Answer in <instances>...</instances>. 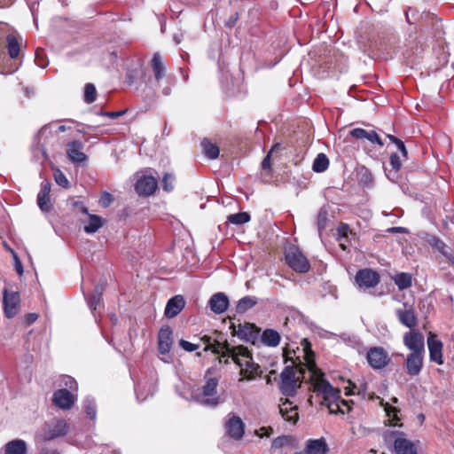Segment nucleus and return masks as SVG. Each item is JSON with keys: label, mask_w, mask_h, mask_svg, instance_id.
Wrapping results in <instances>:
<instances>
[{"label": "nucleus", "mask_w": 454, "mask_h": 454, "mask_svg": "<svg viewBox=\"0 0 454 454\" xmlns=\"http://www.w3.org/2000/svg\"><path fill=\"white\" fill-rule=\"evenodd\" d=\"M423 359L424 353H410L403 363L406 373L411 377L419 375L423 367Z\"/></svg>", "instance_id": "14"}, {"label": "nucleus", "mask_w": 454, "mask_h": 454, "mask_svg": "<svg viewBox=\"0 0 454 454\" xmlns=\"http://www.w3.org/2000/svg\"><path fill=\"white\" fill-rule=\"evenodd\" d=\"M442 342L437 338V335L430 333L427 336V348L429 350V358L437 364H442Z\"/></svg>", "instance_id": "15"}, {"label": "nucleus", "mask_w": 454, "mask_h": 454, "mask_svg": "<svg viewBox=\"0 0 454 454\" xmlns=\"http://www.w3.org/2000/svg\"><path fill=\"white\" fill-rule=\"evenodd\" d=\"M158 187L157 180L151 176H141L136 183V191L140 196L153 194Z\"/></svg>", "instance_id": "18"}, {"label": "nucleus", "mask_w": 454, "mask_h": 454, "mask_svg": "<svg viewBox=\"0 0 454 454\" xmlns=\"http://www.w3.org/2000/svg\"><path fill=\"white\" fill-rule=\"evenodd\" d=\"M175 176L172 174L166 173L161 180L162 188L165 192H171L174 189Z\"/></svg>", "instance_id": "51"}, {"label": "nucleus", "mask_w": 454, "mask_h": 454, "mask_svg": "<svg viewBox=\"0 0 454 454\" xmlns=\"http://www.w3.org/2000/svg\"><path fill=\"white\" fill-rule=\"evenodd\" d=\"M280 390L286 396H294L296 393V382H281Z\"/></svg>", "instance_id": "49"}, {"label": "nucleus", "mask_w": 454, "mask_h": 454, "mask_svg": "<svg viewBox=\"0 0 454 454\" xmlns=\"http://www.w3.org/2000/svg\"><path fill=\"white\" fill-rule=\"evenodd\" d=\"M27 444L22 439H14L4 445V454H27Z\"/></svg>", "instance_id": "29"}, {"label": "nucleus", "mask_w": 454, "mask_h": 454, "mask_svg": "<svg viewBox=\"0 0 454 454\" xmlns=\"http://www.w3.org/2000/svg\"><path fill=\"white\" fill-rule=\"evenodd\" d=\"M201 146L203 148L205 155L208 159L215 160L218 158L220 150L216 145L212 144L208 139L205 138L201 142Z\"/></svg>", "instance_id": "37"}, {"label": "nucleus", "mask_w": 454, "mask_h": 454, "mask_svg": "<svg viewBox=\"0 0 454 454\" xmlns=\"http://www.w3.org/2000/svg\"><path fill=\"white\" fill-rule=\"evenodd\" d=\"M114 201V197L111 193L104 192L99 198V204L103 207H108Z\"/></svg>", "instance_id": "58"}, {"label": "nucleus", "mask_w": 454, "mask_h": 454, "mask_svg": "<svg viewBox=\"0 0 454 454\" xmlns=\"http://www.w3.org/2000/svg\"><path fill=\"white\" fill-rule=\"evenodd\" d=\"M96 87L92 83H87L84 87V101L88 104H91L96 100Z\"/></svg>", "instance_id": "46"}, {"label": "nucleus", "mask_w": 454, "mask_h": 454, "mask_svg": "<svg viewBox=\"0 0 454 454\" xmlns=\"http://www.w3.org/2000/svg\"><path fill=\"white\" fill-rule=\"evenodd\" d=\"M83 145L80 141H72L67 144V153L73 162L82 163L87 160L86 154L82 152Z\"/></svg>", "instance_id": "21"}, {"label": "nucleus", "mask_w": 454, "mask_h": 454, "mask_svg": "<svg viewBox=\"0 0 454 454\" xmlns=\"http://www.w3.org/2000/svg\"><path fill=\"white\" fill-rule=\"evenodd\" d=\"M225 429L231 438L240 440L245 434V424L239 417L230 413L225 422Z\"/></svg>", "instance_id": "11"}, {"label": "nucleus", "mask_w": 454, "mask_h": 454, "mask_svg": "<svg viewBox=\"0 0 454 454\" xmlns=\"http://www.w3.org/2000/svg\"><path fill=\"white\" fill-rule=\"evenodd\" d=\"M279 412L283 419L288 422L295 423L298 419L297 406H294L293 403L286 399L282 403L279 404Z\"/></svg>", "instance_id": "24"}, {"label": "nucleus", "mask_w": 454, "mask_h": 454, "mask_svg": "<svg viewBox=\"0 0 454 454\" xmlns=\"http://www.w3.org/2000/svg\"><path fill=\"white\" fill-rule=\"evenodd\" d=\"M176 392L187 401L196 402V397H198V389L191 385L183 384L181 388L176 387Z\"/></svg>", "instance_id": "35"}, {"label": "nucleus", "mask_w": 454, "mask_h": 454, "mask_svg": "<svg viewBox=\"0 0 454 454\" xmlns=\"http://www.w3.org/2000/svg\"><path fill=\"white\" fill-rule=\"evenodd\" d=\"M355 281L359 288H371L379 284L380 275L372 269H363L356 272Z\"/></svg>", "instance_id": "9"}, {"label": "nucleus", "mask_w": 454, "mask_h": 454, "mask_svg": "<svg viewBox=\"0 0 454 454\" xmlns=\"http://www.w3.org/2000/svg\"><path fill=\"white\" fill-rule=\"evenodd\" d=\"M227 221L231 223L240 225L250 221V215L247 212H240L230 215Z\"/></svg>", "instance_id": "43"}, {"label": "nucleus", "mask_w": 454, "mask_h": 454, "mask_svg": "<svg viewBox=\"0 0 454 454\" xmlns=\"http://www.w3.org/2000/svg\"><path fill=\"white\" fill-rule=\"evenodd\" d=\"M387 137L389 139V141L393 144L395 145V146L397 147V149L400 151L403 158H404L405 160L408 159V152L406 150V147H405V145L404 143L399 139L398 137H395L394 135H390L388 134L387 136Z\"/></svg>", "instance_id": "48"}, {"label": "nucleus", "mask_w": 454, "mask_h": 454, "mask_svg": "<svg viewBox=\"0 0 454 454\" xmlns=\"http://www.w3.org/2000/svg\"><path fill=\"white\" fill-rule=\"evenodd\" d=\"M314 390L317 395H322V404H325L331 413L338 411L344 413L340 408L339 400L340 398V391L333 387L326 380H320L314 385Z\"/></svg>", "instance_id": "1"}, {"label": "nucleus", "mask_w": 454, "mask_h": 454, "mask_svg": "<svg viewBox=\"0 0 454 454\" xmlns=\"http://www.w3.org/2000/svg\"><path fill=\"white\" fill-rule=\"evenodd\" d=\"M281 382H294L295 381V373L292 367L286 366L280 373Z\"/></svg>", "instance_id": "50"}, {"label": "nucleus", "mask_w": 454, "mask_h": 454, "mask_svg": "<svg viewBox=\"0 0 454 454\" xmlns=\"http://www.w3.org/2000/svg\"><path fill=\"white\" fill-rule=\"evenodd\" d=\"M289 442V437L286 435L275 438L271 442V449L277 450L284 447Z\"/></svg>", "instance_id": "57"}, {"label": "nucleus", "mask_w": 454, "mask_h": 454, "mask_svg": "<svg viewBox=\"0 0 454 454\" xmlns=\"http://www.w3.org/2000/svg\"><path fill=\"white\" fill-rule=\"evenodd\" d=\"M391 435L394 440V450L395 454H417V448L414 443L404 437L403 433L393 431Z\"/></svg>", "instance_id": "10"}, {"label": "nucleus", "mask_w": 454, "mask_h": 454, "mask_svg": "<svg viewBox=\"0 0 454 454\" xmlns=\"http://www.w3.org/2000/svg\"><path fill=\"white\" fill-rule=\"evenodd\" d=\"M101 297L98 294H92L89 299H87V303L89 308L90 309L93 315H95V311L98 306L100 304ZM96 317V316H94Z\"/></svg>", "instance_id": "56"}, {"label": "nucleus", "mask_w": 454, "mask_h": 454, "mask_svg": "<svg viewBox=\"0 0 454 454\" xmlns=\"http://www.w3.org/2000/svg\"><path fill=\"white\" fill-rule=\"evenodd\" d=\"M390 165L392 167V170L387 176L390 180H394L397 177V172L402 168V160L396 153H391Z\"/></svg>", "instance_id": "40"}, {"label": "nucleus", "mask_w": 454, "mask_h": 454, "mask_svg": "<svg viewBox=\"0 0 454 454\" xmlns=\"http://www.w3.org/2000/svg\"><path fill=\"white\" fill-rule=\"evenodd\" d=\"M89 219L84 223V231L88 234L97 232L103 225V220L100 216L96 215H88Z\"/></svg>", "instance_id": "32"}, {"label": "nucleus", "mask_w": 454, "mask_h": 454, "mask_svg": "<svg viewBox=\"0 0 454 454\" xmlns=\"http://www.w3.org/2000/svg\"><path fill=\"white\" fill-rule=\"evenodd\" d=\"M53 138L54 135L49 125L43 126L39 130L38 134L35 137V141L32 145L34 157L37 160H41L42 162H43L49 160L46 146L50 143V140Z\"/></svg>", "instance_id": "3"}, {"label": "nucleus", "mask_w": 454, "mask_h": 454, "mask_svg": "<svg viewBox=\"0 0 454 454\" xmlns=\"http://www.w3.org/2000/svg\"><path fill=\"white\" fill-rule=\"evenodd\" d=\"M210 309L215 314H223L229 307V298L223 293L213 294L209 300Z\"/></svg>", "instance_id": "20"}, {"label": "nucleus", "mask_w": 454, "mask_h": 454, "mask_svg": "<svg viewBox=\"0 0 454 454\" xmlns=\"http://www.w3.org/2000/svg\"><path fill=\"white\" fill-rule=\"evenodd\" d=\"M69 430V425L65 419H58L54 423L47 426L43 434L44 441H51L61 436H65Z\"/></svg>", "instance_id": "13"}, {"label": "nucleus", "mask_w": 454, "mask_h": 454, "mask_svg": "<svg viewBox=\"0 0 454 454\" xmlns=\"http://www.w3.org/2000/svg\"><path fill=\"white\" fill-rule=\"evenodd\" d=\"M52 403L60 410L69 411L77 401V394L66 388H59L52 395Z\"/></svg>", "instance_id": "6"}, {"label": "nucleus", "mask_w": 454, "mask_h": 454, "mask_svg": "<svg viewBox=\"0 0 454 454\" xmlns=\"http://www.w3.org/2000/svg\"><path fill=\"white\" fill-rule=\"evenodd\" d=\"M329 167V160L325 153H318L314 160L312 169L316 173L325 172Z\"/></svg>", "instance_id": "38"}, {"label": "nucleus", "mask_w": 454, "mask_h": 454, "mask_svg": "<svg viewBox=\"0 0 454 454\" xmlns=\"http://www.w3.org/2000/svg\"><path fill=\"white\" fill-rule=\"evenodd\" d=\"M380 406L383 407V409H384L387 416L389 418V419H391V420L398 419L397 413L399 411L397 408L392 406L389 403L385 402L383 399H380Z\"/></svg>", "instance_id": "45"}, {"label": "nucleus", "mask_w": 454, "mask_h": 454, "mask_svg": "<svg viewBox=\"0 0 454 454\" xmlns=\"http://www.w3.org/2000/svg\"><path fill=\"white\" fill-rule=\"evenodd\" d=\"M301 344H302L303 350H304V353H305V358H306V361H307L308 369L311 372L316 374L317 369L316 363L313 360L314 353H313V351L311 349L310 343L306 339H304L302 340Z\"/></svg>", "instance_id": "36"}, {"label": "nucleus", "mask_w": 454, "mask_h": 454, "mask_svg": "<svg viewBox=\"0 0 454 454\" xmlns=\"http://www.w3.org/2000/svg\"><path fill=\"white\" fill-rule=\"evenodd\" d=\"M173 344V332L169 326H163L158 333V350L161 355L169 353Z\"/></svg>", "instance_id": "17"}, {"label": "nucleus", "mask_w": 454, "mask_h": 454, "mask_svg": "<svg viewBox=\"0 0 454 454\" xmlns=\"http://www.w3.org/2000/svg\"><path fill=\"white\" fill-rule=\"evenodd\" d=\"M365 392V386L363 387H357L355 384H352V388L346 387V395H354L357 393L358 395H364Z\"/></svg>", "instance_id": "61"}, {"label": "nucleus", "mask_w": 454, "mask_h": 454, "mask_svg": "<svg viewBox=\"0 0 454 454\" xmlns=\"http://www.w3.org/2000/svg\"><path fill=\"white\" fill-rule=\"evenodd\" d=\"M239 373L243 376L240 380H254L261 376L260 365L252 359L249 363L243 364V368H240Z\"/></svg>", "instance_id": "27"}, {"label": "nucleus", "mask_w": 454, "mask_h": 454, "mask_svg": "<svg viewBox=\"0 0 454 454\" xmlns=\"http://www.w3.org/2000/svg\"><path fill=\"white\" fill-rule=\"evenodd\" d=\"M51 192V184L46 182L43 183L41 190L37 194V205L42 211H49L51 207L49 205Z\"/></svg>", "instance_id": "28"}, {"label": "nucleus", "mask_w": 454, "mask_h": 454, "mask_svg": "<svg viewBox=\"0 0 454 454\" xmlns=\"http://www.w3.org/2000/svg\"><path fill=\"white\" fill-rule=\"evenodd\" d=\"M327 445L324 439L309 440L306 445V454H325Z\"/></svg>", "instance_id": "31"}, {"label": "nucleus", "mask_w": 454, "mask_h": 454, "mask_svg": "<svg viewBox=\"0 0 454 454\" xmlns=\"http://www.w3.org/2000/svg\"><path fill=\"white\" fill-rule=\"evenodd\" d=\"M83 408L85 410L87 416L90 419L94 420L97 417V406L94 398L87 396L83 400Z\"/></svg>", "instance_id": "42"}, {"label": "nucleus", "mask_w": 454, "mask_h": 454, "mask_svg": "<svg viewBox=\"0 0 454 454\" xmlns=\"http://www.w3.org/2000/svg\"><path fill=\"white\" fill-rule=\"evenodd\" d=\"M349 134L351 137H353L356 139H360V140L366 139V140L370 141L371 143L378 144L380 146L384 145L383 141L379 137L377 132L374 130L367 131L366 129H362V128H356V129H351L349 131Z\"/></svg>", "instance_id": "22"}, {"label": "nucleus", "mask_w": 454, "mask_h": 454, "mask_svg": "<svg viewBox=\"0 0 454 454\" xmlns=\"http://www.w3.org/2000/svg\"><path fill=\"white\" fill-rule=\"evenodd\" d=\"M42 54H43V50L37 49L35 51V61H36V64L41 68H44L47 66L48 62L44 60V59L42 56Z\"/></svg>", "instance_id": "63"}, {"label": "nucleus", "mask_w": 454, "mask_h": 454, "mask_svg": "<svg viewBox=\"0 0 454 454\" xmlns=\"http://www.w3.org/2000/svg\"><path fill=\"white\" fill-rule=\"evenodd\" d=\"M7 35H10V34H8L7 25L0 22V46L4 43Z\"/></svg>", "instance_id": "64"}, {"label": "nucleus", "mask_w": 454, "mask_h": 454, "mask_svg": "<svg viewBox=\"0 0 454 454\" xmlns=\"http://www.w3.org/2000/svg\"><path fill=\"white\" fill-rule=\"evenodd\" d=\"M257 304V298L251 295H247L242 297L237 306H236V312L238 314H244L248 309H252Z\"/></svg>", "instance_id": "33"}, {"label": "nucleus", "mask_w": 454, "mask_h": 454, "mask_svg": "<svg viewBox=\"0 0 454 454\" xmlns=\"http://www.w3.org/2000/svg\"><path fill=\"white\" fill-rule=\"evenodd\" d=\"M239 373L243 376L240 380H254L261 376L260 365L252 359L249 363L243 364V368H240Z\"/></svg>", "instance_id": "26"}, {"label": "nucleus", "mask_w": 454, "mask_h": 454, "mask_svg": "<svg viewBox=\"0 0 454 454\" xmlns=\"http://www.w3.org/2000/svg\"><path fill=\"white\" fill-rule=\"evenodd\" d=\"M151 67L156 82H160L165 75L166 67L160 53L156 52L151 60Z\"/></svg>", "instance_id": "30"}, {"label": "nucleus", "mask_w": 454, "mask_h": 454, "mask_svg": "<svg viewBox=\"0 0 454 454\" xmlns=\"http://www.w3.org/2000/svg\"><path fill=\"white\" fill-rule=\"evenodd\" d=\"M135 392L137 399L139 402L145 401L149 396H153L155 392V385L153 382L149 384L139 380L135 383Z\"/></svg>", "instance_id": "25"}, {"label": "nucleus", "mask_w": 454, "mask_h": 454, "mask_svg": "<svg viewBox=\"0 0 454 454\" xmlns=\"http://www.w3.org/2000/svg\"><path fill=\"white\" fill-rule=\"evenodd\" d=\"M185 301L182 295H175L170 298L165 307L164 315L168 318L176 317L184 308Z\"/></svg>", "instance_id": "19"}, {"label": "nucleus", "mask_w": 454, "mask_h": 454, "mask_svg": "<svg viewBox=\"0 0 454 454\" xmlns=\"http://www.w3.org/2000/svg\"><path fill=\"white\" fill-rule=\"evenodd\" d=\"M403 344L411 353H425L424 335L418 331H410L403 334Z\"/></svg>", "instance_id": "8"}, {"label": "nucleus", "mask_w": 454, "mask_h": 454, "mask_svg": "<svg viewBox=\"0 0 454 454\" xmlns=\"http://www.w3.org/2000/svg\"><path fill=\"white\" fill-rule=\"evenodd\" d=\"M393 279L399 290L407 289L411 286V275L409 273H398Z\"/></svg>", "instance_id": "39"}, {"label": "nucleus", "mask_w": 454, "mask_h": 454, "mask_svg": "<svg viewBox=\"0 0 454 454\" xmlns=\"http://www.w3.org/2000/svg\"><path fill=\"white\" fill-rule=\"evenodd\" d=\"M205 380V383L201 387V392L197 388L198 397H196V403L207 407H216L221 402L220 396L217 395L219 380L215 377H207V374H206Z\"/></svg>", "instance_id": "2"}, {"label": "nucleus", "mask_w": 454, "mask_h": 454, "mask_svg": "<svg viewBox=\"0 0 454 454\" xmlns=\"http://www.w3.org/2000/svg\"><path fill=\"white\" fill-rule=\"evenodd\" d=\"M360 183L364 186H369L372 183V176L371 172L366 168H362L360 172Z\"/></svg>", "instance_id": "52"}, {"label": "nucleus", "mask_w": 454, "mask_h": 454, "mask_svg": "<svg viewBox=\"0 0 454 454\" xmlns=\"http://www.w3.org/2000/svg\"><path fill=\"white\" fill-rule=\"evenodd\" d=\"M262 341L266 346L277 347L280 342V335L273 329H266L262 334Z\"/></svg>", "instance_id": "34"}, {"label": "nucleus", "mask_w": 454, "mask_h": 454, "mask_svg": "<svg viewBox=\"0 0 454 454\" xmlns=\"http://www.w3.org/2000/svg\"><path fill=\"white\" fill-rule=\"evenodd\" d=\"M367 361L375 370L385 368L390 362L387 352L381 347H373L367 351Z\"/></svg>", "instance_id": "7"}, {"label": "nucleus", "mask_w": 454, "mask_h": 454, "mask_svg": "<svg viewBox=\"0 0 454 454\" xmlns=\"http://www.w3.org/2000/svg\"><path fill=\"white\" fill-rule=\"evenodd\" d=\"M337 231H338V239L339 240H341L342 239H348V235H353L355 236L356 234L353 233L348 225L347 223H341L338 229H337Z\"/></svg>", "instance_id": "55"}, {"label": "nucleus", "mask_w": 454, "mask_h": 454, "mask_svg": "<svg viewBox=\"0 0 454 454\" xmlns=\"http://www.w3.org/2000/svg\"><path fill=\"white\" fill-rule=\"evenodd\" d=\"M5 41L7 42L8 52L10 57L12 59L17 58L20 53V45L18 43L17 39L12 35H7Z\"/></svg>", "instance_id": "44"}, {"label": "nucleus", "mask_w": 454, "mask_h": 454, "mask_svg": "<svg viewBox=\"0 0 454 454\" xmlns=\"http://www.w3.org/2000/svg\"><path fill=\"white\" fill-rule=\"evenodd\" d=\"M59 387H61V388H66L68 391H71V393L74 394H77L78 391V384L76 380L68 375L61 376L59 380Z\"/></svg>", "instance_id": "41"}, {"label": "nucleus", "mask_w": 454, "mask_h": 454, "mask_svg": "<svg viewBox=\"0 0 454 454\" xmlns=\"http://www.w3.org/2000/svg\"><path fill=\"white\" fill-rule=\"evenodd\" d=\"M282 149L281 147V145L277 143L275 145H273L270 150V152L268 153V154L265 156V158L262 160V168L263 169H267V168H270V155L273 152L277 151V150H280Z\"/></svg>", "instance_id": "54"}, {"label": "nucleus", "mask_w": 454, "mask_h": 454, "mask_svg": "<svg viewBox=\"0 0 454 454\" xmlns=\"http://www.w3.org/2000/svg\"><path fill=\"white\" fill-rule=\"evenodd\" d=\"M73 210L76 213H82L84 215H89L88 208L84 206L83 202L80 200H75L72 203Z\"/></svg>", "instance_id": "60"}, {"label": "nucleus", "mask_w": 454, "mask_h": 454, "mask_svg": "<svg viewBox=\"0 0 454 454\" xmlns=\"http://www.w3.org/2000/svg\"><path fill=\"white\" fill-rule=\"evenodd\" d=\"M180 347H182L185 351L192 352L199 348V346L196 344H193L190 341L181 340H180Z\"/></svg>", "instance_id": "62"}, {"label": "nucleus", "mask_w": 454, "mask_h": 454, "mask_svg": "<svg viewBox=\"0 0 454 454\" xmlns=\"http://www.w3.org/2000/svg\"><path fill=\"white\" fill-rule=\"evenodd\" d=\"M201 340L207 344L204 350L205 351L211 350L213 353H214V349H215V348L222 349V347H227V345H228L227 343L223 344L218 340H214V342H212V338L207 335L203 336L201 338Z\"/></svg>", "instance_id": "47"}, {"label": "nucleus", "mask_w": 454, "mask_h": 454, "mask_svg": "<svg viewBox=\"0 0 454 454\" xmlns=\"http://www.w3.org/2000/svg\"><path fill=\"white\" fill-rule=\"evenodd\" d=\"M395 316L401 325L410 329L414 328L418 324V318L415 310L411 305L403 304V308L395 309Z\"/></svg>", "instance_id": "12"}, {"label": "nucleus", "mask_w": 454, "mask_h": 454, "mask_svg": "<svg viewBox=\"0 0 454 454\" xmlns=\"http://www.w3.org/2000/svg\"><path fill=\"white\" fill-rule=\"evenodd\" d=\"M53 175H54V179H55L56 183L59 186H62L64 188L68 187L69 182H68L66 175L60 169H56L54 171Z\"/></svg>", "instance_id": "53"}, {"label": "nucleus", "mask_w": 454, "mask_h": 454, "mask_svg": "<svg viewBox=\"0 0 454 454\" xmlns=\"http://www.w3.org/2000/svg\"><path fill=\"white\" fill-rule=\"evenodd\" d=\"M214 354L219 355L222 358H231L232 361L239 367L243 368V364L249 363L253 357L247 348L239 347H222V349L215 348Z\"/></svg>", "instance_id": "4"}, {"label": "nucleus", "mask_w": 454, "mask_h": 454, "mask_svg": "<svg viewBox=\"0 0 454 454\" xmlns=\"http://www.w3.org/2000/svg\"><path fill=\"white\" fill-rule=\"evenodd\" d=\"M285 257L287 265L296 272L306 273L310 269L309 260L295 246H291L286 250Z\"/></svg>", "instance_id": "5"}, {"label": "nucleus", "mask_w": 454, "mask_h": 454, "mask_svg": "<svg viewBox=\"0 0 454 454\" xmlns=\"http://www.w3.org/2000/svg\"><path fill=\"white\" fill-rule=\"evenodd\" d=\"M349 134L351 137H353L356 139H360V140L366 139V140L370 141L371 143L378 144L380 146L384 145L383 141L379 137L377 132L374 130L367 131L366 129H362V128H356V129H351L349 131Z\"/></svg>", "instance_id": "23"}, {"label": "nucleus", "mask_w": 454, "mask_h": 454, "mask_svg": "<svg viewBox=\"0 0 454 454\" xmlns=\"http://www.w3.org/2000/svg\"><path fill=\"white\" fill-rule=\"evenodd\" d=\"M237 334L241 339L249 340L251 338V336H252V331H251L250 326H247V325L241 326V325H239V330L237 332Z\"/></svg>", "instance_id": "59"}, {"label": "nucleus", "mask_w": 454, "mask_h": 454, "mask_svg": "<svg viewBox=\"0 0 454 454\" xmlns=\"http://www.w3.org/2000/svg\"><path fill=\"white\" fill-rule=\"evenodd\" d=\"M20 303V294L18 292L4 291V311L8 318L13 317L17 314V307Z\"/></svg>", "instance_id": "16"}]
</instances>
